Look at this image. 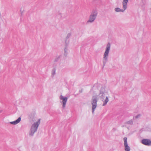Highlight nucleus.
<instances>
[{"label": "nucleus", "mask_w": 151, "mask_h": 151, "mask_svg": "<svg viewBox=\"0 0 151 151\" xmlns=\"http://www.w3.org/2000/svg\"><path fill=\"white\" fill-rule=\"evenodd\" d=\"M56 71V68L55 67H54L52 69V77H54V75L55 74V72Z\"/></svg>", "instance_id": "obj_14"}, {"label": "nucleus", "mask_w": 151, "mask_h": 151, "mask_svg": "<svg viewBox=\"0 0 151 151\" xmlns=\"http://www.w3.org/2000/svg\"><path fill=\"white\" fill-rule=\"evenodd\" d=\"M64 52H67L68 49L66 48H65L64 50Z\"/></svg>", "instance_id": "obj_20"}, {"label": "nucleus", "mask_w": 151, "mask_h": 151, "mask_svg": "<svg viewBox=\"0 0 151 151\" xmlns=\"http://www.w3.org/2000/svg\"><path fill=\"white\" fill-rule=\"evenodd\" d=\"M106 93L105 91V90L104 88H102L100 91V93L99 96L100 98L102 99V101H103L104 99V98L105 97L106 94Z\"/></svg>", "instance_id": "obj_6"}, {"label": "nucleus", "mask_w": 151, "mask_h": 151, "mask_svg": "<svg viewBox=\"0 0 151 151\" xmlns=\"http://www.w3.org/2000/svg\"><path fill=\"white\" fill-rule=\"evenodd\" d=\"M83 91V89H81L80 91H79V92L80 93H82V92Z\"/></svg>", "instance_id": "obj_22"}, {"label": "nucleus", "mask_w": 151, "mask_h": 151, "mask_svg": "<svg viewBox=\"0 0 151 151\" xmlns=\"http://www.w3.org/2000/svg\"><path fill=\"white\" fill-rule=\"evenodd\" d=\"M59 99L60 100L62 101H60V102L63 104L62 107L65 108L68 100V98L64 96L61 95L60 96Z\"/></svg>", "instance_id": "obj_5"}, {"label": "nucleus", "mask_w": 151, "mask_h": 151, "mask_svg": "<svg viewBox=\"0 0 151 151\" xmlns=\"http://www.w3.org/2000/svg\"><path fill=\"white\" fill-rule=\"evenodd\" d=\"M71 34L70 33H68L67 34V36L66 37V38L68 39V38H69V37H71Z\"/></svg>", "instance_id": "obj_17"}, {"label": "nucleus", "mask_w": 151, "mask_h": 151, "mask_svg": "<svg viewBox=\"0 0 151 151\" xmlns=\"http://www.w3.org/2000/svg\"><path fill=\"white\" fill-rule=\"evenodd\" d=\"M141 143L146 146H151V141L149 139H143L142 140Z\"/></svg>", "instance_id": "obj_8"}, {"label": "nucleus", "mask_w": 151, "mask_h": 151, "mask_svg": "<svg viewBox=\"0 0 151 151\" xmlns=\"http://www.w3.org/2000/svg\"><path fill=\"white\" fill-rule=\"evenodd\" d=\"M115 10L116 12H123L125 10L122 9H121L117 7L115 9Z\"/></svg>", "instance_id": "obj_12"}, {"label": "nucleus", "mask_w": 151, "mask_h": 151, "mask_svg": "<svg viewBox=\"0 0 151 151\" xmlns=\"http://www.w3.org/2000/svg\"><path fill=\"white\" fill-rule=\"evenodd\" d=\"M21 120V117H19L18 119H17L15 121L11 122H10V124H13V125H16L19 123Z\"/></svg>", "instance_id": "obj_10"}, {"label": "nucleus", "mask_w": 151, "mask_h": 151, "mask_svg": "<svg viewBox=\"0 0 151 151\" xmlns=\"http://www.w3.org/2000/svg\"><path fill=\"white\" fill-rule=\"evenodd\" d=\"M141 116V115L140 114H139L137 115H136L133 118V119H137L138 118H139Z\"/></svg>", "instance_id": "obj_16"}, {"label": "nucleus", "mask_w": 151, "mask_h": 151, "mask_svg": "<svg viewBox=\"0 0 151 151\" xmlns=\"http://www.w3.org/2000/svg\"><path fill=\"white\" fill-rule=\"evenodd\" d=\"M110 47L111 44L110 43H108L106 45L105 52L103 55L102 62L103 68L105 66L106 62L108 61Z\"/></svg>", "instance_id": "obj_1"}, {"label": "nucleus", "mask_w": 151, "mask_h": 151, "mask_svg": "<svg viewBox=\"0 0 151 151\" xmlns=\"http://www.w3.org/2000/svg\"><path fill=\"white\" fill-rule=\"evenodd\" d=\"M60 58V56L57 57L55 59L54 61L55 62H57Z\"/></svg>", "instance_id": "obj_15"}, {"label": "nucleus", "mask_w": 151, "mask_h": 151, "mask_svg": "<svg viewBox=\"0 0 151 151\" xmlns=\"http://www.w3.org/2000/svg\"><path fill=\"white\" fill-rule=\"evenodd\" d=\"M40 119H39L37 122H34L31 126L29 133V136H33L34 134L36 132L38 127L40 124Z\"/></svg>", "instance_id": "obj_2"}, {"label": "nucleus", "mask_w": 151, "mask_h": 151, "mask_svg": "<svg viewBox=\"0 0 151 151\" xmlns=\"http://www.w3.org/2000/svg\"><path fill=\"white\" fill-rule=\"evenodd\" d=\"M128 2V0H123L122 1V8L125 10L127 8V4Z\"/></svg>", "instance_id": "obj_9"}, {"label": "nucleus", "mask_w": 151, "mask_h": 151, "mask_svg": "<svg viewBox=\"0 0 151 151\" xmlns=\"http://www.w3.org/2000/svg\"><path fill=\"white\" fill-rule=\"evenodd\" d=\"M20 11L21 12V15H22L24 12V9H22V8H21L20 9Z\"/></svg>", "instance_id": "obj_19"}, {"label": "nucleus", "mask_w": 151, "mask_h": 151, "mask_svg": "<svg viewBox=\"0 0 151 151\" xmlns=\"http://www.w3.org/2000/svg\"><path fill=\"white\" fill-rule=\"evenodd\" d=\"M124 124H125V125L122 126V127H126L127 124H128L130 125H132L133 124V121L132 119H131L128 121L125 122L124 123Z\"/></svg>", "instance_id": "obj_11"}, {"label": "nucleus", "mask_w": 151, "mask_h": 151, "mask_svg": "<svg viewBox=\"0 0 151 151\" xmlns=\"http://www.w3.org/2000/svg\"><path fill=\"white\" fill-rule=\"evenodd\" d=\"M67 54H68L67 52H65L64 53V55H65V56H66L67 55Z\"/></svg>", "instance_id": "obj_21"}, {"label": "nucleus", "mask_w": 151, "mask_h": 151, "mask_svg": "<svg viewBox=\"0 0 151 151\" xmlns=\"http://www.w3.org/2000/svg\"><path fill=\"white\" fill-rule=\"evenodd\" d=\"M98 101V99L97 97L95 96H93L91 99L92 108V113H94V110L96 108Z\"/></svg>", "instance_id": "obj_4"}, {"label": "nucleus", "mask_w": 151, "mask_h": 151, "mask_svg": "<svg viewBox=\"0 0 151 151\" xmlns=\"http://www.w3.org/2000/svg\"><path fill=\"white\" fill-rule=\"evenodd\" d=\"M97 14L98 12L96 10H93L91 13L87 22L92 23L93 22L96 17Z\"/></svg>", "instance_id": "obj_3"}, {"label": "nucleus", "mask_w": 151, "mask_h": 151, "mask_svg": "<svg viewBox=\"0 0 151 151\" xmlns=\"http://www.w3.org/2000/svg\"><path fill=\"white\" fill-rule=\"evenodd\" d=\"M108 101V98L107 96H106L105 100L103 101V106H105V105H106Z\"/></svg>", "instance_id": "obj_13"}, {"label": "nucleus", "mask_w": 151, "mask_h": 151, "mask_svg": "<svg viewBox=\"0 0 151 151\" xmlns=\"http://www.w3.org/2000/svg\"><path fill=\"white\" fill-rule=\"evenodd\" d=\"M142 2L143 5H144L146 3L145 0H142Z\"/></svg>", "instance_id": "obj_18"}, {"label": "nucleus", "mask_w": 151, "mask_h": 151, "mask_svg": "<svg viewBox=\"0 0 151 151\" xmlns=\"http://www.w3.org/2000/svg\"><path fill=\"white\" fill-rule=\"evenodd\" d=\"M124 150L125 151H130V148L128 144L127 141V138L124 137Z\"/></svg>", "instance_id": "obj_7"}]
</instances>
